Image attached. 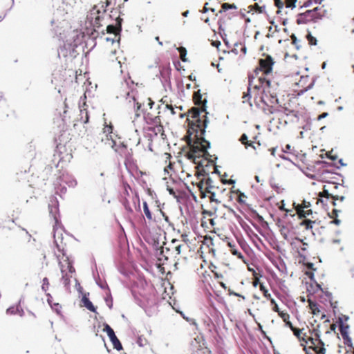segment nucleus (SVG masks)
Listing matches in <instances>:
<instances>
[{
  "label": "nucleus",
  "instance_id": "nucleus-18",
  "mask_svg": "<svg viewBox=\"0 0 354 354\" xmlns=\"http://www.w3.org/2000/svg\"><path fill=\"white\" fill-rule=\"evenodd\" d=\"M88 295L89 292L82 295L81 302L82 303L83 306H84L87 310L97 314V306H94L92 301L89 299Z\"/></svg>",
  "mask_w": 354,
  "mask_h": 354
},
{
  "label": "nucleus",
  "instance_id": "nucleus-24",
  "mask_svg": "<svg viewBox=\"0 0 354 354\" xmlns=\"http://www.w3.org/2000/svg\"><path fill=\"white\" fill-rule=\"evenodd\" d=\"M56 227L57 225H54L53 226V237H54V244L56 247V248L58 250V251H59L60 252L62 253V254L64 256L66 255V251L64 250V248H61V246L58 243V239H61V241H62L63 239V236H62V234L60 233L59 234H58V236L57 238L56 236V234H57V229H56Z\"/></svg>",
  "mask_w": 354,
  "mask_h": 354
},
{
  "label": "nucleus",
  "instance_id": "nucleus-6",
  "mask_svg": "<svg viewBox=\"0 0 354 354\" xmlns=\"http://www.w3.org/2000/svg\"><path fill=\"white\" fill-rule=\"evenodd\" d=\"M228 212L230 214H232L233 216L234 217V221H232L233 226H231V230L234 234V236L236 237L237 241L240 245V247L243 250V241L241 240V239L238 237V234H239L241 236V232L240 229L239 228L237 224L239 225V226L243 229V219L241 217V216L236 213V212L232 209V207H228Z\"/></svg>",
  "mask_w": 354,
  "mask_h": 354
},
{
  "label": "nucleus",
  "instance_id": "nucleus-13",
  "mask_svg": "<svg viewBox=\"0 0 354 354\" xmlns=\"http://www.w3.org/2000/svg\"><path fill=\"white\" fill-rule=\"evenodd\" d=\"M160 81L162 85L171 88V69L169 65H162L160 66Z\"/></svg>",
  "mask_w": 354,
  "mask_h": 354
},
{
  "label": "nucleus",
  "instance_id": "nucleus-2",
  "mask_svg": "<svg viewBox=\"0 0 354 354\" xmlns=\"http://www.w3.org/2000/svg\"><path fill=\"white\" fill-rule=\"evenodd\" d=\"M258 81L259 84L254 85V88L257 89H262V101L269 106L278 103L277 95L279 91V84L270 80L265 77H259Z\"/></svg>",
  "mask_w": 354,
  "mask_h": 354
},
{
  "label": "nucleus",
  "instance_id": "nucleus-62",
  "mask_svg": "<svg viewBox=\"0 0 354 354\" xmlns=\"http://www.w3.org/2000/svg\"><path fill=\"white\" fill-rule=\"evenodd\" d=\"M75 286L77 288V290L80 294L83 293V288L80 286L77 279H75Z\"/></svg>",
  "mask_w": 354,
  "mask_h": 354
},
{
  "label": "nucleus",
  "instance_id": "nucleus-36",
  "mask_svg": "<svg viewBox=\"0 0 354 354\" xmlns=\"http://www.w3.org/2000/svg\"><path fill=\"white\" fill-rule=\"evenodd\" d=\"M151 124H154L156 126L158 131H160L161 130H162L163 129V127L162 125L161 124V121H160V116H155V117H153L151 120V122H150Z\"/></svg>",
  "mask_w": 354,
  "mask_h": 354
},
{
  "label": "nucleus",
  "instance_id": "nucleus-44",
  "mask_svg": "<svg viewBox=\"0 0 354 354\" xmlns=\"http://www.w3.org/2000/svg\"><path fill=\"white\" fill-rule=\"evenodd\" d=\"M17 306L12 305L6 310V313L9 315H15L17 314Z\"/></svg>",
  "mask_w": 354,
  "mask_h": 354
},
{
  "label": "nucleus",
  "instance_id": "nucleus-23",
  "mask_svg": "<svg viewBox=\"0 0 354 354\" xmlns=\"http://www.w3.org/2000/svg\"><path fill=\"white\" fill-rule=\"evenodd\" d=\"M201 149L204 150V156L207 157H214V160H216L218 159V157L216 155L211 156L210 153L208 152V149L211 148V142L206 140L205 137H203V140L200 144Z\"/></svg>",
  "mask_w": 354,
  "mask_h": 354
},
{
  "label": "nucleus",
  "instance_id": "nucleus-61",
  "mask_svg": "<svg viewBox=\"0 0 354 354\" xmlns=\"http://www.w3.org/2000/svg\"><path fill=\"white\" fill-rule=\"evenodd\" d=\"M213 183V180L211 178V177L209 176V174H207V189L208 190L212 189L214 187V186L212 185Z\"/></svg>",
  "mask_w": 354,
  "mask_h": 354
},
{
  "label": "nucleus",
  "instance_id": "nucleus-57",
  "mask_svg": "<svg viewBox=\"0 0 354 354\" xmlns=\"http://www.w3.org/2000/svg\"><path fill=\"white\" fill-rule=\"evenodd\" d=\"M313 4L312 0H307L306 1L302 6L299 7V10H303L304 8H308L310 7Z\"/></svg>",
  "mask_w": 354,
  "mask_h": 354
},
{
  "label": "nucleus",
  "instance_id": "nucleus-43",
  "mask_svg": "<svg viewBox=\"0 0 354 354\" xmlns=\"http://www.w3.org/2000/svg\"><path fill=\"white\" fill-rule=\"evenodd\" d=\"M239 45L241 46L240 52L243 53V42H242L241 41H236V43H234V48L232 50V52L233 53H234L235 55H237L239 53L238 49L236 48Z\"/></svg>",
  "mask_w": 354,
  "mask_h": 354
},
{
  "label": "nucleus",
  "instance_id": "nucleus-15",
  "mask_svg": "<svg viewBox=\"0 0 354 354\" xmlns=\"http://www.w3.org/2000/svg\"><path fill=\"white\" fill-rule=\"evenodd\" d=\"M290 245L292 248L295 250L301 256L305 254L308 247V244L307 243H305L302 239H300L297 237L294 238L291 241Z\"/></svg>",
  "mask_w": 354,
  "mask_h": 354
},
{
  "label": "nucleus",
  "instance_id": "nucleus-55",
  "mask_svg": "<svg viewBox=\"0 0 354 354\" xmlns=\"http://www.w3.org/2000/svg\"><path fill=\"white\" fill-rule=\"evenodd\" d=\"M279 316L283 319L284 322L289 320L290 315L288 313H285L283 311L279 313Z\"/></svg>",
  "mask_w": 354,
  "mask_h": 354
},
{
  "label": "nucleus",
  "instance_id": "nucleus-30",
  "mask_svg": "<svg viewBox=\"0 0 354 354\" xmlns=\"http://www.w3.org/2000/svg\"><path fill=\"white\" fill-rule=\"evenodd\" d=\"M50 306L53 311L59 315L64 321L65 320V317L62 315L61 311L62 306L59 303H53Z\"/></svg>",
  "mask_w": 354,
  "mask_h": 354
},
{
  "label": "nucleus",
  "instance_id": "nucleus-59",
  "mask_svg": "<svg viewBox=\"0 0 354 354\" xmlns=\"http://www.w3.org/2000/svg\"><path fill=\"white\" fill-rule=\"evenodd\" d=\"M230 10L229 3H224L222 4V8L219 10L218 13L221 14Z\"/></svg>",
  "mask_w": 354,
  "mask_h": 354
},
{
  "label": "nucleus",
  "instance_id": "nucleus-48",
  "mask_svg": "<svg viewBox=\"0 0 354 354\" xmlns=\"http://www.w3.org/2000/svg\"><path fill=\"white\" fill-rule=\"evenodd\" d=\"M118 272L120 274H122L124 277H130L131 272L129 271L128 270H127L125 268H124L122 266H118Z\"/></svg>",
  "mask_w": 354,
  "mask_h": 354
},
{
  "label": "nucleus",
  "instance_id": "nucleus-10",
  "mask_svg": "<svg viewBox=\"0 0 354 354\" xmlns=\"http://www.w3.org/2000/svg\"><path fill=\"white\" fill-rule=\"evenodd\" d=\"M50 201V203L48 204L49 214L54 218L55 225H61L63 228L64 226L62 225L60 220L59 201L55 196H52Z\"/></svg>",
  "mask_w": 354,
  "mask_h": 354
},
{
  "label": "nucleus",
  "instance_id": "nucleus-14",
  "mask_svg": "<svg viewBox=\"0 0 354 354\" xmlns=\"http://www.w3.org/2000/svg\"><path fill=\"white\" fill-rule=\"evenodd\" d=\"M236 334L234 335L235 341L241 353H243V322H236Z\"/></svg>",
  "mask_w": 354,
  "mask_h": 354
},
{
  "label": "nucleus",
  "instance_id": "nucleus-37",
  "mask_svg": "<svg viewBox=\"0 0 354 354\" xmlns=\"http://www.w3.org/2000/svg\"><path fill=\"white\" fill-rule=\"evenodd\" d=\"M106 31L108 33H113L115 35H120L121 32H119V29L115 24H109L106 26Z\"/></svg>",
  "mask_w": 354,
  "mask_h": 354
},
{
  "label": "nucleus",
  "instance_id": "nucleus-52",
  "mask_svg": "<svg viewBox=\"0 0 354 354\" xmlns=\"http://www.w3.org/2000/svg\"><path fill=\"white\" fill-rule=\"evenodd\" d=\"M201 157L202 156H198L197 154H194L190 152L188 153V159L194 163H196L197 160L201 158Z\"/></svg>",
  "mask_w": 354,
  "mask_h": 354
},
{
  "label": "nucleus",
  "instance_id": "nucleus-28",
  "mask_svg": "<svg viewBox=\"0 0 354 354\" xmlns=\"http://www.w3.org/2000/svg\"><path fill=\"white\" fill-rule=\"evenodd\" d=\"M248 213L250 216H251L254 218H257L259 221H261L263 220L262 216H261L256 210L251 208L250 206L247 205L245 206V214Z\"/></svg>",
  "mask_w": 354,
  "mask_h": 354
},
{
  "label": "nucleus",
  "instance_id": "nucleus-4",
  "mask_svg": "<svg viewBox=\"0 0 354 354\" xmlns=\"http://www.w3.org/2000/svg\"><path fill=\"white\" fill-rule=\"evenodd\" d=\"M325 10L323 7L317 6L299 12L296 17L297 24H306L310 22H317L324 16Z\"/></svg>",
  "mask_w": 354,
  "mask_h": 354
},
{
  "label": "nucleus",
  "instance_id": "nucleus-63",
  "mask_svg": "<svg viewBox=\"0 0 354 354\" xmlns=\"http://www.w3.org/2000/svg\"><path fill=\"white\" fill-rule=\"evenodd\" d=\"M46 293V296L47 297V302L48 304H49V306L52 305L53 304V296L48 293V292H45Z\"/></svg>",
  "mask_w": 354,
  "mask_h": 354
},
{
  "label": "nucleus",
  "instance_id": "nucleus-16",
  "mask_svg": "<svg viewBox=\"0 0 354 354\" xmlns=\"http://www.w3.org/2000/svg\"><path fill=\"white\" fill-rule=\"evenodd\" d=\"M304 329H300L298 328H292V332L294 335L299 339L300 342L301 346H303V349L305 351L306 354H310L308 351L307 345L308 344V335L306 333H303Z\"/></svg>",
  "mask_w": 354,
  "mask_h": 354
},
{
  "label": "nucleus",
  "instance_id": "nucleus-39",
  "mask_svg": "<svg viewBox=\"0 0 354 354\" xmlns=\"http://www.w3.org/2000/svg\"><path fill=\"white\" fill-rule=\"evenodd\" d=\"M142 204H143V211H144V213H145L146 217L147 218V219L151 220L152 219V213L151 212V211L149 209L148 203H147V201H143Z\"/></svg>",
  "mask_w": 354,
  "mask_h": 354
},
{
  "label": "nucleus",
  "instance_id": "nucleus-5",
  "mask_svg": "<svg viewBox=\"0 0 354 354\" xmlns=\"http://www.w3.org/2000/svg\"><path fill=\"white\" fill-rule=\"evenodd\" d=\"M337 185L335 183H328L325 185L323 187L322 192H319V201L324 203V201L323 198H326V202L330 200V203L333 206L336 205V201L339 199V196L336 193Z\"/></svg>",
  "mask_w": 354,
  "mask_h": 354
},
{
  "label": "nucleus",
  "instance_id": "nucleus-32",
  "mask_svg": "<svg viewBox=\"0 0 354 354\" xmlns=\"http://www.w3.org/2000/svg\"><path fill=\"white\" fill-rule=\"evenodd\" d=\"M296 212L299 218H306L308 216H310L313 214V211L311 209H297Z\"/></svg>",
  "mask_w": 354,
  "mask_h": 354
},
{
  "label": "nucleus",
  "instance_id": "nucleus-46",
  "mask_svg": "<svg viewBox=\"0 0 354 354\" xmlns=\"http://www.w3.org/2000/svg\"><path fill=\"white\" fill-rule=\"evenodd\" d=\"M49 280L47 277H44L42 280V285L41 286V290L46 292L49 287Z\"/></svg>",
  "mask_w": 354,
  "mask_h": 354
},
{
  "label": "nucleus",
  "instance_id": "nucleus-19",
  "mask_svg": "<svg viewBox=\"0 0 354 354\" xmlns=\"http://www.w3.org/2000/svg\"><path fill=\"white\" fill-rule=\"evenodd\" d=\"M296 2L297 0H274V5L279 10L284 6L292 10L296 7Z\"/></svg>",
  "mask_w": 354,
  "mask_h": 354
},
{
  "label": "nucleus",
  "instance_id": "nucleus-33",
  "mask_svg": "<svg viewBox=\"0 0 354 354\" xmlns=\"http://www.w3.org/2000/svg\"><path fill=\"white\" fill-rule=\"evenodd\" d=\"M319 327V326H317ZM310 336L308 335V338H313V339H321V332L318 328H315L313 330H309Z\"/></svg>",
  "mask_w": 354,
  "mask_h": 354
},
{
  "label": "nucleus",
  "instance_id": "nucleus-60",
  "mask_svg": "<svg viewBox=\"0 0 354 354\" xmlns=\"http://www.w3.org/2000/svg\"><path fill=\"white\" fill-rule=\"evenodd\" d=\"M254 7L255 8L256 12L259 13H262L265 10V6H259V4L257 3L254 5Z\"/></svg>",
  "mask_w": 354,
  "mask_h": 354
},
{
  "label": "nucleus",
  "instance_id": "nucleus-58",
  "mask_svg": "<svg viewBox=\"0 0 354 354\" xmlns=\"http://www.w3.org/2000/svg\"><path fill=\"white\" fill-rule=\"evenodd\" d=\"M183 57H182V61L183 62H187L188 61V59L187 57H186L187 55V49L185 48H183L181 52H180Z\"/></svg>",
  "mask_w": 354,
  "mask_h": 354
},
{
  "label": "nucleus",
  "instance_id": "nucleus-17",
  "mask_svg": "<svg viewBox=\"0 0 354 354\" xmlns=\"http://www.w3.org/2000/svg\"><path fill=\"white\" fill-rule=\"evenodd\" d=\"M209 319L214 323V325L220 328L221 325L224 322V318L221 313L216 308H212L209 310Z\"/></svg>",
  "mask_w": 354,
  "mask_h": 354
},
{
  "label": "nucleus",
  "instance_id": "nucleus-29",
  "mask_svg": "<svg viewBox=\"0 0 354 354\" xmlns=\"http://www.w3.org/2000/svg\"><path fill=\"white\" fill-rule=\"evenodd\" d=\"M308 303L309 308L311 310V313L315 315H318L320 312L319 305L310 299H308Z\"/></svg>",
  "mask_w": 354,
  "mask_h": 354
},
{
  "label": "nucleus",
  "instance_id": "nucleus-51",
  "mask_svg": "<svg viewBox=\"0 0 354 354\" xmlns=\"http://www.w3.org/2000/svg\"><path fill=\"white\" fill-rule=\"evenodd\" d=\"M167 191L169 194L172 196L174 198L177 199V201H179V196L176 194L174 189L169 185H167Z\"/></svg>",
  "mask_w": 354,
  "mask_h": 354
},
{
  "label": "nucleus",
  "instance_id": "nucleus-27",
  "mask_svg": "<svg viewBox=\"0 0 354 354\" xmlns=\"http://www.w3.org/2000/svg\"><path fill=\"white\" fill-rule=\"evenodd\" d=\"M189 145L190 148V153L197 154L198 156H201V151L202 149L198 142H194L192 138H189Z\"/></svg>",
  "mask_w": 354,
  "mask_h": 354
},
{
  "label": "nucleus",
  "instance_id": "nucleus-41",
  "mask_svg": "<svg viewBox=\"0 0 354 354\" xmlns=\"http://www.w3.org/2000/svg\"><path fill=\"white\" fill-rule=\"evenodd\" d=\"M131 294L135 299V301L136 303L140 307H143V306L145 305V303L144 301L141 299V298L140 297V295L138 294L136 291L134 290H132L131 291Z\"/></svg>",
  "mask_w": 354,
  "mask_h": 354
},
{
  "label": "nucleus",
  "instance_id": "nucleus-26",
  "mask_svg": "<svg viewBox=\"0 0 354 354\" xmlns=\"http://www.w3.org/2000/svg\"><path fill=\"white\" fill-rule=\"evenodd\" d=\"M101 13V11L100 9H97V6H95L93 8V10H91V15L93 17V16H95V24L97 26H102L100 24V21L101 20L103 19V17L102 15H100Z\"/></svg>",
  "mask_w": 354,
  "mask_h": 354
},
{
  "label": "nucleus",
  "instance_id": "nucleus-22",
  "mask_svg": "<svg viewBox=\"0 0 354 354\" xmlns=\"http://www.w3.org/2000/svg\"><path fill=\"white\" fill-rule=\"evenodd\" d=\"M348 326L344 325L341 319H339V331L344 340L345 344H348L351 342V339L348 335Z\"/></svg>",
  "mask_w": 354,
  "mask_h": 354
},
{
  "label": "nucleus",
  "instance_id": "nucleus-3",
  "mask_svg": "<svg viewBox=\"0 0 354 354\" xmlns=\"http://www.w3.org/2000/svg\"><path fill=\"white\" fill-rule=\"evenodd\" d=\"M247 268V279L251 282L254 287H257L259 284L260 290L263 292V296L270 301L271 304L275 303V300L272 298L271 295L268 292L266 287L260 283L259 279L261 277V270L253 263L248 264L245 261Z\"/></svg>",
  "mask_w": 354,
  "mask_h": 354
},
{
  "label": "nucleus",
  "instance_id": "nucleus-64",
  "mask_svg": "<svg viewBox=\"0 0 354 354\" xmlns=\"http://www.w3.org/2000/svg\"><path fill=\"white\" fill-rule=\"evenodd\" d=\"M53 169V166L51 165H48L45 169H44V172H46V174H50L52 172Z\"/></svg>",
  "mask_w": 354,
  "mask_h": 354
},
{
  "label": "nucleus",
  "instance_id": "nucleus-9",
  "mask_svg": "<svg viewBox=\"0 0 354 354\" xmlns=\"http://www.w3.org/2000/svg\"><path fill=\"white\" fill-rule=\"evenodd\" d=\"M102 330L107 334V336L109 337L114 349L117 350L118 351H120L123 349L121 342L118 338L113 329L110 326L109 324L104 322L103 324Z\"/></svg>",
  "mask_w": 354,
  "mask_h": 354
},
{
  "label": "nucleus",
  "instance_id": "nucleus-7",
  "mask_svg": "<svg viewBox=\"0 0 354 354\" xmlns=\"http://www.w3.org/2000/svg\"><path fill=\"white\" fill-rule=\"evenodd\" d=\"M269 112L272 114H276L279 120H283L286 117H297V112L286 106H274L270 105Z\"/></svg>",
  "mask_w": 354,
  "mask_h": 354
},
{
  "label": "nucleus",
  "instance_id": "nucleus-54",
  "mask_svg": "<svg viewBox=\"0 0 354 354\" xmlns=\"http://www.w3.org/2000/svg\"><path fill=\"white\" fill-rule=\"evenodd\" d=\"M122 22H123V19L122 18L118 17L116 19V21H115V25L117 26V27L118 28L119 32H122Z\"/></svg>",
  "mask_w": 354,
  "mask_h": 354
},
{
  "label": "nucleus",
  "instance_id": "nucleus-1",
  "mask_svg": "<svg viewBox=\"0 0 354 354\" xmlns=\"http://www.w3.org/2000/svg\"><path fill=\"white\" fill-rule=\"evenodd\" d=\"M194 95L196 98V106H200V108L195 106L192 107L189 111V114L194 120V125L198 126V128L203 127V135L204 136L206 131V128L209 123V120L207 117V114L209 113L207 111V98H205L204 100L203 99V95L201 94L200 89L195 91Z\"/></svg>",
  "mask_w": 354,
  "mask_h": 354
},
{
  "label": "nucleus",
  "instance_id": "nucleus-40",
  "mask_svg": "<svg viewBox=\"0 0 354 354\" xmlns=\"http://www.w3.org/2000/svg\"><path fill=\"white\" fill-rule=\"evenodd\" d=\"M293 205L295 206V210L297 211V209H309V207H310V203L308 201H303L301 204L295 205V203H294Z\"/></svg>",
  "mask_w": 354,
  "mask_h": 354
},
{
  "label": "nucleus",
  "instance_id": "nucleus-49",
  "mask_svg": "<svg viewBox=\"0 0 354 354\" xmlns=\"http://www.w3.org/2000/svg\"><path fill=\"white\" fill-rule=\"evenodd\" d=\"M231 253L234 255V256H236L239 259H241L242 261H243V255L242 254V253L238 250V248H236V246L235 248H233V249H232L230 250Z\"/></svg>",
  "mask_w": 354,
  "mask_h": 354
},
{
  "label": "nucleus",
  "instance_id": "nucleus-50",
  "mask_svg": "<svg viewBox=\"0 0 354 354\" xmlns=\"http://www.w3.org/2000/svg\"><path fill=\"white\" fill-rule=\"evenodd\" d=\"M306 39L308 41V44L311 46H315L317 44V39L315 37H313L310 33H308L306 35Z\"/></svg>",
  "mask_w": 354,
  "mask_h": 354
},
{
  "label": "nucleus",
  "instance_id": "nucleus-21",
  "mask_svg": "<svg viewBox=\"0 0 354 354\" xmlns=\"http://www.w3.org/2000/svg\"><path fill=\"white\" fill-rule=\"evenodd\" d=\"M57 180L58 183L59 182H64L71 187H75L77 185V180L74 177L70 176L68 175L65 176L63 174L62 176H59L57 178Z\"/></svg>",
  "mask_w": 354,
  "mask_h": 354
},
{
  "label": "nucleus",
  "instance_id": "nucleus-53",
  "mask_svg": "<svg viewBox=\"0 0 354 354\" xmlns=\"http://www.w3.org/2000/svg\"><path fill=\"white\" fill-rule=\"evenodd\" d=\"M147 343V340L145 338H142V337H138L136 339V344L140 347H143Z\"/></svg>",
  "mask_w": 354,
  "mask_h": 354
},
{
  "label": "nucleus",
  "instance_id": "nucleus-47",
  "mask_svg": "<svg viewBox=\"0 0 354 354\" xmlns=\"http://www.w3.org/2000/svg\"><path fill=\"white\" fill-rule=\"evenodd\" d=\"M122 205L124 206L125 210L129 213H132L133 212V209L130 206V203L129 202V201L125 198V199H123L122 201Z\"/></svg>",
  "mask_w": 354,
  "mask_h": 354
},
{
  "label": "nucleus",
  "instance_id": "nucleus-12",
  "mask_svg": "<svg viewBox=\"0 0 354 354\" xmlns=\"http://www.w3.org/2000/svg\"><path fill=\"white\" fill-rule=\"evenodd\" d=\"M77 39H74L73 42L68 41V40L64 43L63 47H61V51L63 52L66 50V53H68L71 57H76L78 55L76 48L78 47L80 41L79 37L76 35ZM64 56H66L67 54H64Z\"/></svg>",
  "mask_w": 354,
  "mask_h": 354
},
{
  "label": "nucleus",
  "instance_id": "nucleus-31",
  "mask_svg": "<svg viewBox=\"0 0 354 354\" xmlns=\"http://www.w3.org/2000/svg\"><path fill=\"white\" fill-rule=\"evenodd\" d=\"M236 191L239 194L236 201L239 203V206L236 208L241 214H243V211L242 210V207H243V192H242L239 189Z\"/></svg>",
  "mask_w": 354,
  "mask_h": 354
},
{
  "label": "nucleus",
  "instance_id": "nucleus-45",
  "mask_svg": "<svg viewBox=\"0 0 354 354\" xmlns=\"http://www.w3.org/2000/svg\"><path fill=\"white\" fill-rule=\"evenodd\" d=\"M95 282L97 283V285L102 290H104L106 291V292L111 291L108 284L106 283V282H100V281H98L97 279H95Z\"/></svg>",
  "mask_w": 354,
  "mask_h": 354
},
{
  "label": "nucleus",
  "instance_id": "nucleus-35",
  "mask_svg": "<svg viewBox=\"0 0 354 354\" xmlns=\"http://www.w3.org/2000/svg\"><path fill=\"white\" fill-rule=\"evenodd\" d=\"M316 223V221H312L311 219H304L300 223L301 226H304L306 230H311L314 224Z\"/></svg>",
  "mask_w": 354,
  "mask_h": 354
},
{
  "label": "nucleus",
  "instance_id": "nucleus-25",
  "mask_svg": "<svg viewBox=\"0 0 354 354\" xmlns=\"http://www.w3.org/2000/svg\"><path fill=\"white\" fill-rule=\"evenodd\" d=\"M204 324L205 325L207 330L210 333H218V328L216 326V325H214V323L209 319V317H207L206 319H204L203 320Z\"/></svg>",
  "mask_w": 354,
  "mask_h": 354
},
{
  "label": "nucleus",
  "instance_id": "nucleus-20",
  "mask_svg": "<svg viewBox=\"0 0 354 354\" xmlns=\"http://www.w3.org/2000/svg\"><path fill=\"white\" fill-rule=\"evenodd\" d=\"M133 91H134V89L131 88L129 91L124 92V93H121L120 96L124 97L126 100L131 98L129 100V102H131V100H133L134 102V103H135L134 104V110H135V112H137V111H139L140 110H141L142 104L136 101V98L134 95L132 96H130V93H133Z\"/></svg>",
  "mask_w": 354,
  "mask_h": 354
},
{
  "label": "nucleus",
  "instance_id": "nucleus-38",
  "mask_svg": "<svg viewBox=\"0 0 354 354\" xmlns=\"http://www.w3.org/2000/svg\"><path fill=\"white\" fill-rule=\"evenodd\" d=\"M104 301L109 309L113 308V297L111 296V291L106 293V297H104Z\"/></svg>",
  "mask_w": 354,
  "mask_h": 354
},
{
  "label": "nucleus",
  "instance_id": "nucleus-42",
  "mask_svg": "<svg viewBox=\"0 0 354 354\" xmlns=\"http://www.w3.org/2000/svg\"><path fill=\"white\" fill-rule=\"evenodd\" d=\"M179 313L184 319L189 322V324L195 326L196 328L198 329V324L194 319L187 317L183 311H179Z\"/></svg>",
  "mask_w": 354,
  "mask_h": 354
},
{
  "label": "nucleus",
  "instance_id": "nucleus-8",
  "mask_svg": "<svg viewBox=\"0 0 354 354\" xmlns=\"http://www.w3.org/2000/svg\"><path fill=\"white\" fill-rule=\"evenodd\" d=\"M308 341L307 348L310 354H326V349L322 339L316 340L313 338H308Z\"/></svg>",
  "mask_w": 354,
  "mask_h": 354
},
{
  "label": "nucleus",
  "instance_id": "nucleus-34",
  "mask_svg": "<svg viewBox=\"0 0 354 354\" xmlns=\"http://www.w3.org/2000/svg\"><path fill=\"white\" fill-rule=\"evenodd\" d=\"M61 272L62 273V280L63 281V284L66 288H69L71 286V276L65 274L62 268H61Z\"/></svg>",
  "mask_w": 354,
  "mask_h": 354
},
{
  "label": "nucleus",
  "instance_id": "nucleus-56",
  "mask_svg": "<svg viewBox=\"0 0 354 354\" xmlns=\"http://www.w3.org/2000/svg\"><path fill=\"white\" fill-rule=\"evenodd\" d=\"M174 65L177 71H181L182 69L185 71V68L181 66V64L178 60L174 61Z\"/></svg>",
  "mask_w": 354,
  "mask_h": 354
},
{
  "label": "nucleus",
  "instance_id": "nucleus-11",
  "mask_svg": "<svg viewBox=\"0 0 354 354\" xmlns=\"http://www.w3.org/2000/svg\"><path fill=\"white\" fill-rule=\"evenodd\" d=\"M265 57L259 60V65L260 70L265 75L272 73V66L274 64L273 58L268 55H263Z\"/></svg>",
  "mask_w": 354,
  "mask_h": 354
}]
</instances>
